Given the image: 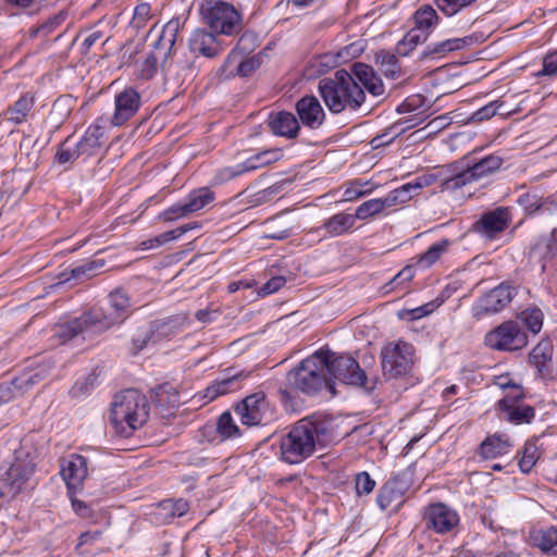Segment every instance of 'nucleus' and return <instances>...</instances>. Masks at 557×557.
Returning <instances> with one entry per match:
<instances>
[{"label":"nucleus","instance_id":"a878e982","mask_svg":"<svg viewBox=\"0 0 557 557\" xmlns=\"http://www.w3.org/2000/svg\"><path fill=\"white\" fill-rule=\"evenodd\" d=\"M189 510V504L183 498L164 499L160 502L153 511L154 521L160 524H169L175 518L185 516Z\"/></svg>","mask_w":557,"mask_h":557},{"label":"nucleus","instance_id":"09e8293b","mask_svg":"<svg viewBox=\"0 0 557 557\" xmlns=\"http://www.w3.org/2000/svg\"><path fill=\"white\" fill-rule=\"evenodd\" d=\"M426 41V35L417 29H410L396 45L398 55H408L416 47Z\"/></svg>","mask_w":557,"mask_h":557},{"label":"nucleus","instance_id":"338daca9","mask_svg":"<svg viewBox=\"0 0 557 557\" xmlns=\"http://www.w3.org/2000/svg\"><path fill=\"white\" fill-rule=\"evenodd\" d=\"M96 269H97V267H96L95 261L86 262V263L74 267L71 270L70 277L74 278V280L91 277L95 274Z\"/></svg>","mask_w":557,"mask_h":557},{"label":"nucleus","instance_id":"69168bd1","mask_svg":"<svg viewBox=\"0 0 557 557\" xmlns=\"http://www.w3.org/2000/svg\"><path fill=\"white\" fill-rule=\"evenodd\" d=\"M389 196L395 197V205L397 203H404L411 199L414 194V187L412 186V182H409L407 184H404L403 186L392 190L388 193Z\"/></svg>","mask_w":557,"mask_h":557},{"label":"nucleus","instance_id":"5fc2aeb1","mask_svg":"<svg viewBox=\"0 0 557 557\" xmlns=\"http://www.w3.org/2000/svg\"><path fill=\"white\" fill-rule=\"evenodd\" d=\"M357 77L362 82L364 88L375 97L382 96L385 91L384 84L381 77L375 75V72H354Z\"/></svg>","mask_w":557,"mask_h":557},{"label":"nucleus","instance_id":"2f4dec72","mask_svg":"<svg viewBox=\"0 0 557 557\" xmlns=\"http://www.w3.org/2000/svg\"><path fill=\"white\" fill-rule=\"evenodd\" d=\"M35 104V95L30 91L23 94L11 107H9L4 116L13 124H22L26 121L28 113Z\"/></svg>","mask_w":557,"mask_h":557},{"label":"nucleus","instance_id":"7c9ffc66","mask_svg":"<svg viewBox=\"0 0 557 557\" xmlns=\"http://www.w3.org/2000/svg\"><path fill=\"white\" fill-rule=\"evenodd\" d=\"M473 42V38L471 36H466L463 38H451L446 39L441 42H436L433 46H429L421 54L420 59H435L443 57L446 52L460 50L465 46L471 45Z\"/></svg>","mask_w":557,"mask_h":557},{"label":"nucleus","instance_id":"0e129e2a","mask_svg":"<svg viewBox=\"0 0 557 557\" xmlns=\"http://www.w3.org/2000/svg\"><path fill=\"white\" fill-rule=\"evenodd\" d=\"M498 108H499L498 102L492 101V102L487 103L486 106L480 108L475 112H473L470 117V121L482 122V121L488 120L497 114Z\"/></svg>","mask_w":557,"mask_h":557},{"label":"nucleus","instance_id":"412c9836","mask_svg":"<svg viewBox=\"0 0 557 557\" xmlns=\"http://www.w3.org/2000/svg\"><path fill=\"white\" fill-rule=\"evenodd\" d=\"M34 472V467L23 461H14L2 474L1 496H15Z\"/></svg>","mask_w":557,"mask_h":557},{"label":"nucleus","instance_id":"a19ab883","mask_svg":"<svg viewBox=\"0 0 557 557\" xmlns=\"http://www.w3.org/2000/svg\"><path fill=\"white\" fill-rule=\"evenodd\" d=\"M533 542L544 555L557 557V527L539 531Z\"/></svg>","mask_w":557,"mask_h":557},{"label":"nucleus","instance_id":"6ab92c4d","mask_svg":"<svg viewBox=\"0 0 557 557\" xmlns=\"http://www.w3.org/2000/svg\"><path fill=\"white\" fill-rule=\"evenodd\" d=\"M511 222V212L507 207H497L482 213L474 222L473 230L487 239H494L502 234Z\"/></svg>","mask_w":557,"mask_h":557},{"label":"nucleus","instance_id":"4be33fe9","mask_svg":"<svg viewBox=\"0 0 557 557\" xmlns=\"http://www.w3.org/2000/svg\"><path fill=\"white\" fill-rule=\"evenodd\" d=\"M249 375V371H236L234 368H227L219 379L206 388L203 397L207 398L208 401H212L221 395L236 391L239 388L240 383L248 379Z\"/></svg>","mask_w":557,"mask_h":557},{"label":"nucleus","instance_id":"2eb2a0df","mask_svg":"<svg viewBox=\"0 0 557 557\" xmlns=\"http://www.w3.org/2000/svg\"><path fill=\"white\" fill-rule=\"evenodd\" d=\"M95 467L88 456L71 454L61 460L60 474L64 480L70 494L83 486L84 481Z\"/></svg>","mask_w":557,"mask_h":557},{"label":"nucleus","instance_id":"f704fd0d","mask_svg":"<svg viewBox=\"0 0 557 557\" xmlns=\"http://www.w3.org/2000/svg\"><path fill=\"white\" fill-rule=\"evenodd\" d=\"M282 156L283 153L282 150L280 149H265L250 156L244 162H240L239 165L245 174L258 170L260 168L267 166L271 163H274L278 161L282 158Z\"/></svg>","mask_w":557,"mask_h":557},{"label":"nucleus","instance_id":"dca6fc26","mask_svg":"<svg viewBox=\"0 0 557 557\" xmlns=\"http://www.w3.org/2000/svg\"><path fill=\"white\" fill-rule=\"evenodd\" d=\"M413 476L414 468L411 466L391 476L381 486L376 496L380 509L386 510L393 502L400 499L411 487Z\"/></svg>","mask_w":557,"mask_h":557},{"label":"nucleus","instance_id":"20e7f679","mask_svg":"<svg viewBox=\"0 0 557 557\" xmlns=\"http://www.w3.org/2000/svg\"><path fill=\"white\" fill-rule=\"evenodd\" d=\"M148 400L135 388H128L116 394L111 406L110 420L122 436H131L140 428L148 417Z\"/></svg>","mask_w":557,"mask_h":557},{"label":"nucleus","instance_id":"864d4df0","mask_svg":"<svg viewBox=\"0 0 557 557\" xmlns=\"http://www.w3.org/2000/svg\"><path fill=\"white\" fill-rule=\"evenodd\" d=\"M66 13L61 11L50 17H48L44 23L38 25L37 27L30 30V36L36 37L42 35L44 37L52 34L66 18Z\"/></svg>","mask_w":557,"mask_h":557},{"label":"nucleus","instance_id":"4d7b16f0","mask_svg":"<svg viewBox=\"0 0 557 557\" xmlns=\"http://www.w3.org/2000/svg\"><path fill=\"white\" fill-rule=\"evenodd\" d=\"M524 399V392L520 385L512 384L510 388L506 391L505 396L499 399L496 404V409L506 408L509 406H515L522 404Z\"/></svg>","mask_w":557,"mask_h":557},{"label":"nucleus","instance_id":"0eeeda50","mask_svg":"<svg viewBox=\"0 0 557 557\" xmlns=\"http://www.w3.org/2000/svg\"><path fill=\"white\" fill-rule=\"evenodd\" d=\"M416 349L412 344L398 341L382 348L381 363L386 379H399L410 374L414 364Z\"/></svg>","mask_w":557,"mask_h":557},{"label":"nucleus","instance_id":"49530a36","mask_svg":"<svg viewBox=\"0 0 557 557\" xmlns=\"http://www.w3.org/2000/svg\"><path fill=\"white\" fill-rule=\"evenodd\" d=\"M150 327L156 343L170 339L177 333L178 324L175 319L168 318L163 320L151 321Z\"/></svg>","mask_w":557,"mask_h":557},{"label":"nucleus","instance_id":"8fccbe9b","mask_svg":"<svg viewBox=\"0 0 557 557\" xmlns=\"http://www.w3.org/2000/svg\"><path fill=\"white\" fill-rule=\"evenodd\" d=\"M98 376L96 373H89L88 375L78 379L72 388L70 389V395L75 399H84L88 395L91 394L95 386L97 385Z\"/></svg>","mask_w":557,"mask_h":557},{"label":"nucleus","instance_id":"473e14b6","mask_svg":"<svg viewBox=\"0 0 557 557\" xmlns=\"http://www.w3.org/2000/svg\"><path fill=\"white\" fill-rule=\"evenodd\" d=\"M395 206V197L387 194L383 198H373L362 202L355 212L356 220H368L382 213L386 208Z\"/></svg>","mask_w":557,"mask_h":557},{"label":"nucleus","instance_id":"58836bf2","mask_svg":"<svg viewBox=\"0 0 557 557\" xmlns=\"http://www.w3.org/2000/svg\"><path fill=\"white\" fill-rule=\"evenodd\" d=\"M413 21L414 27L412 29L425 34L428 38L433 28L438 24L440 17L431 5L424 4L413 13Z\"/></svg>","mask_w":557,"mask_h":557},{"label":"nucleus","instance_id":"680f3d73","mask_svg":"<svg viewBox=\"0 0 557 557\" xmlns=\"http://www.w3.org/2000/svg\"><path fill=\"white\" fill-rule=\"evenodd\" d=\"M243 174L244 172L242 171L239 163H237L235 165L225 166L218 170L212 178V182L214 185H222Z\"/></svg>","mask_w":557,"mask_h":557},{"label":"nucleus","instance_id":"9d476101","mask_svg":"<svg viewBox=\"0 0 557 557\" xmlns=\"http://www.w3.org/2000/svg\"><path fill=\"white\" fill-rule=\"evenodd\" d=\"M503 164V158L498 154H488L484 158L468 163L467 169L462 170L442 183L443 190H456L468 184L480 181L481 178L493 174Z\"/></svg>","mask_w":557,"mask_h":557},{"label":"nucleus","instance_id":"de8ad7c7","mask_svg":"<svg viewBox=\"0 0 557 557\" xmlns=\"http://www.w3.org/2000/svg\"><path fill=\"white\" fill-rule=\"evenodd\" d=\"M541 458V450L535 440L525 442L522 456L519 460V468L523 473H530L537 460Z\"/></svg>","mask_w":557,"mask_h":557},{"label":"nucleus","instance_id":"ea45409f","mask_svg":"<svg viewBox=\"0 0 557 557\" xmlns=\"http://www.w3.org/2000/svg\"><path fill=\"white\" fill-rule=\"evenodd\" d=\"M553 346L549 341H541L530 352L529 360L540 373L548 370L552 362Z\"/></svg>","mask_w":557,"mask_h":557},{"label":"nucleus","instance_id":"a211bd4d","mask_svg":"<svg viewBox=\"0 0 557 557\" xmlns=\"http://www.w3.org/2000/svg\"><path fill=\"white\" fill-rule=\"evenodd\" d=\"M101 333L102 332L98 330V325L90 310L77 318L58 324L54 329V336H57L61 343L70 342L78 336L86 338L87 336Z\"/></svg>","mask_w":557,"mask_h":557},{"label":"nucleus","instance_id":"6e6552de","mask_svg":"<svg viewBox=\"0 0 557 557\" xmlns=\"http://www.w3.org/2000/svg\"><path fill=\"white\" fill-rule=\"evenodd\" d=\"M233 409L242 424L248 428L264 426L275 419L273 407L262 391L246 396Z\"/></svg>","mask_w":557,"mask_h":557},{"label":"nucleus","instance_id":"c03bdc74","mask_svg":"<svg viewBox=\"0 0 557 557\" xmlns=\"http://www.w3.org/2000/svg\"><path fill=\"white\" fill-rule=\"evenodd\" d=\"M214 200V194L207 187L193 190L186 198L185 203L189 214L203 209Z\"/></svg>","mask_w":557,"mask_h":557},{"label":"nucleus","instance_id":"aec40b11","mask_svg":"<svg viewBox=\"0 0 557 557\" xmlns=\"http://www.w3.org/2000/svg\"><path fill=\"white\" fill-rule=\"evenodd\" d=\"M295 110L298 121L310 129H319L325 119V111L319 99L313 95H307L297 100Z\"/></svg>","mask_w":557,"mask_h":557},{"label":"nucleus","instance_id":"423d86ee","mask_svg":"<svg viewBox=\"0 0 557 557\" xmlns=\"http://www.w3.org/2000/svg\"><path fill=\"white\" fill-rule=\"evenodd\" d=\"M320 352L327 355L325 372L329 374L327 377L331 382L333 379L347 385L362 387L368 393L375 388L376 379L369 377L352 357L345 355L335 356L329 349H320Z\"/></svg>","mask_w":557,"mask_h":557},{"label":"nucleus","instance_id":"bb28decb","mask_svg":"<svg viewBox=\"0 0 557 557\" xmlns=\"http://www.w3.org/2000/svg\"><path fill=\"white\" fill-rule=\"evenodd\" d=\"M511 446L507 434L497 432L484 438L478 448V455L485 460L495 459L506 455Z\"/></svg>","mask_w":557,"mask_h":557},{"label":"nucleus","instance_id":"e433bc0d","mask_svg":"<svg viewBox=\"0 0 557 557\" xmlns=\"http://www.w3.org/2000/svg\"><path fill=\"white\" fill-rule=\"evenodd\" d=\"M356 223V216L350 213H336L327 219L321 228H323L329 236L336 237L350 231Z\"/></svg>","mask_w":557,"mask_h":557},{"label":"nucleus","instance_id":"5701e85b","mask_svg":"<svg viewBox=\"0 0 557 557\" xmlns=\"http://www.w3.org/2000/svg\"><path fill=\"white\" fill-rule=\"evenodd\" d=\"M140 107V95L132 87H127L115 96V110L111 123L114 126L123 125L133 117Z\"/></svg>","mask_w":557,"mask_h":557},{"label":"nucleus","instance_id":"e2e57ef3","mask_svg":"<svg viewBox=\"0 0 557 557\" xmlns=\"http://www.w3.org/2000/svg\"><path fill=\"white\" fill-rule=\"evenodd\" d=\"M189 215V212L187 211L186 203H175L168 209H165L161 214L160 218L164 221L172 222L181 218H185Z\"/></svg>","mask_w":557,"mask_h":557},{"label":"nucleus","instance_id":"ddd939ff","mask_svg":"<svg viewBox=\"0 0 557 557\" xmlns=\"http://www.w3.org/2000/svg\"><path fill=\"white\" fill-rule=\"evenodd\" d=\"M422 521L428 531L438 535L456 533L460 518L458 512L445 503H432L423 509Z\"/></svg>","mask_w":557,"mask_h":557},{"label":"nucleus","instance_id":"4468645a","mask_svg":"<svg viewBox=\"0 0 557 557\" xmlns=\"http://www.w3.org/2000/svg\"><path fill=\"white\" fill-rule=\"evenodd\" d=\"M362 49L357 44L345 46L336 52H326L314 57L308 70H334L349 64V70H373L370 65L354 61Z\"/></svg>","mask_w":557,"mask_h":557},{"label":"nucleus","instance_id":"72a5a7b5","mask_svg":"<svg viewBox=\"0 0 557 557\" xmlns=\"http://www.w3.org/2000/svg\"><path fill=\"white\" fill-rule=\"evenodd\" d=\"M503 419L511 424H530L535 418L534 407L524 403L498 409Z\"/></svg>","mask_w":557,"mask_h":557},{"label":"nucleus","instance_id":"f8f14e48","mask_svg":"<svg viewBox=\"0 0 557 557\" xmlns=\"http://www.w3.org/2000/svg\"><path fill=\"white\" fill-rule=\"evenodd\" d=\"M131 300L127 294L117 288L109 294L108 307L92 308L90 311L98 330L102 333L123 322L129 314Z\"/></svg>","mask_w":557,"mask_h":557},{"label":"nucleus","instance_id":"c9c22d12","mask_svg":"<svg viewBox=\"0 0 557 557\" xmlns=\"http://www.w3.org/2000/svg\"><path fill=\"white\" fill-rule=\"evenodd\" d=\"M154 17L151 4L148 2L138 3L133 11L132 20L127 25V30L132 36H137L140 32L145 30L149 22Z\"/></svg>","mask_w":557,"mask_h":557},{"label":"nucleus","instance_id":"b1692460","mask_svg":"<svg viewBox=\"0 0 557 557\" xmlns=\"http://www.w3.org/2000/svg\"><path fill=\"white\" fill-rule=\"evenodd\" d=\"M216 35L212 30H206L198 28L193 32L188 40L189 50L196 55H202L205 58H215L223 51V48Z\"/></svg>","mask_w":557,"mask_h":557},{"label":"nucleus","instance_id":"1a4fd4ad","mask_svg":"<svg viewBox=\"0 0 557 557\" xmlns=\"http://www.w3.org/2000/svg\"><path fill=\"white\" fill-rule=\"evenodd\" d=\"M180 30L181 23L178 18H172L162 26L157 40L152 45V50L146 59V70H158L172 65L170 60L175 51L174 47Z\"/></svg>","mask_w":557,"mask_h":557},{"label":"nucleus","instance_id":"f257e3e1","mask_svg":"<svg viewBox=\"0 0 557 557\" xmlns=\"http://www.w3.org/2000/svg\"><path fill=\"white\" fill-rule=\"evenodd\" d=\"M327 429L313 417L299 420L280 438L278 459L289 466L300 465L323 446Z\"/></svg>","mask_w":557,"mask_h":557},{"label":"nucleus","instance_id":"6e6d98bb","mask_svg":"<svg viewBox=\"0 0 557 557\" xmlns=\"http://www.w3.org/2000/svg\"><path fill=\"white\" fill-rule=\"evenodd\" d=\"M404 134L401 124L393 123L391 126L385 128L382 134L376 135L370 141L373 149H377L392 144L397 137Z\"/></svg>","mask_w":557,"mask_h":557},{"label":"nucleus","instance_id":"603ef678","mask_svg":"<svg viewBox=\"0 0 557 557\" xmlns=\"http://www.w3.org/2000/svg\"><path fill=\"white\" fill-rule=\"evenodd\" d=\"M150 344H157L150 327V324L140 326L136 330L132 337V349L134 354L140 352Z\"/></svg>","mask_w":557,"mask_h":557},{"label":"nucleus","instance_id":"13d9d810","mask_svg":"<svg viewBox=\"0 0 557 557\" xmlns=\"http://www.w3.org/2000/svg\"><path fill=\"white\" fill-rule=\"evenodd\" d=\"M517 202L529 214H534L543 206L542 197L537 196L536 194L530 193L520 195L517 199Z\"/></svg>","mask_w":557,"mask_h":557},{"label":"nucleus","instance_id":"9b49d317","mask_svg":"<svg viewBox=\"0 0 557 557\" xmlns=\"http://www.w3.org/2000/svg\"><path fill=\"white\" fill-rule=\"evenodd\" d=\"M484 343L494 350L513 351L528 345V336L518 321L510 320L487 332Z\"/></svg>","mask_w":557,"mask_h":557},{"label":"nucleus","instance_id":"f3484780","mask_svg":"<svg viewBox=\"0 0 557 557\" xmlns=\"http://www.w3.org/2000/svg\"><path fill=\"white\" fill-rule=\"evenodd\" d=\"M516 289L511 285L499 284L484 294L472 307L473 317L494 314L502 311L515 297Z\"/></svg>","mask_w":557,"mask_h":557},{"label":"nucleus","instance_id":"79ce46f5","mask_svg":"<svg viewBox=\"0 0 557 557\" xmlns=\"http://www.w3.org/2000/svg\"><path fill=\"white\" fill-rule=\"evenodd\" d=\"M72 139L73 137L69 136L64 141H62L54 156L55 162L59 165L64 166L65 170H69L73 163L82 157L77 144L73 143Z\"/></svg>","mask_w":557,"mask_h":557},{"label":"nucleus","instance_id":"f03ea898","mask_svg":"<svg viewBox=\"0 0 557 557\" xmlns=\"http://www.w3.org/2000/svg\"><path fill=\"white\" fill-rule=\"evenodd\" d=\"M327 355L315 351L312 356L304 359L299 366L286 374L278 393L283 400H292L295 394L301 392L307 395H314L323 387L333 391V385L325 372Z\"/></svg>","mask_w":557,"mask_h":557},{"label":"nucleus","instance_id":"c756f323","mask_svg":"<svg viewBox=\"0 0 557 557\" xmlns=\"http://www.w3.org/2000/svg\"><path fill=\"white\" fill-rule=\"evenodd\" d=\"M473 42V38L471 36H466L463 38H451L446 39L441 42H436L433 46H429L421 54L420 59H435L443 57L446 52L460 50L465 46L471 45Z\"/></svg>","mask_w":557,"mask_h":557},{"label":"nucleus","instance_id":"052dcab7","mask_svg":"<svg viewBox=\"0 0 557 557\" xmlns=\"http://www.w3.org/2000/svg\"><path fill=\"white\" fill-rule=\"evenodd\" d=\"M376 482L367 471L356 474L355 488L358 496L369 495L375 487Z\"/></svg>","mask_w":557,"mask_h":557},{"label":"nucleus","instance_id":"bf43d9fd","mask_svg":"<svg viewBox=\"0 0 557 557\" xmlns=\"http://www.w3.org/2000/svg\"><path fill=\"white\" fill-rule=\"evenodd\" d=\"M475 0H435L437 8L447 16H453Z\"/></svg>","mask_w":557,"mask_h":557},{"label":"nucleus","instance_id":"7ed1b4c3","mask_svg":"<svg viewBox=\"0 0 557 557\" xmlns=\"http://www.w3.org/2000/svg\"><path fill=\"white\" fill-rule=\"evenodd\" d=\"M318 92L331 113L356 112L366 101L364 89L349 72H335L334 77H324L318 84Z\"/></svg>","mask_w":557,"mask_h":557},{"label":"nucleus","instance_id":"cd10ccee","mask_svg":"<svg viewBox=\"0 0 557 557\" xmlns=\"http://www.w3.org/2000/svg\"><path fill=\"white\" fill-rule=\"evenodd\" d=\"M269 126L273 134L286 138L297 137L300 131L298 119L293 113L286 111H281L271 116Z\"/></svg>","mask_w":557,"mask_h":557},{"label":"nucleus","instance_id":"4c0bfd02","mask_svg":"<svg viewBox=\"0 0 557 557\" xmlns=\"http://www.w3.org/2000/svg\"><path fill=\"white\" fill-rule=\"evenodd\" d=\"M451 244L453 242L447 238L432 244L425 252L416 258V265L421 270L430 268L448 251Z\"/></svg>","mask_w":557,"mask_h":557},{"label":"nucleus","instance_id":"774afa93","mask_svg":"<svg viewBox=\"0 0 557 557\" xmlns=\"http://www.w3.org/2000/svg\"><path fill=\"white\" fill-rule=\"evenodd\" d=\"M416 263L403 268L389 282L392 288L409 282L416 274Z\"/></svg>","mask_w":557,"mask_h":557},{"label":"nucleus","instance_id":"c85d7f7f","mask_svg":"<svg viewBox=\"0 0 557 557\" xmlns=\"http://www.w3.org/2000/svg\"><path fill=\"white\" fill-rule=\"evenodd\" d=\"M457 74L448 75L447 72H428L424 76L425 85L435 90L436 97L453 94L461 87L456 83Z\"/></svg>","mask_w":557,"mask_h":557},{"label":"nucleus","instance_id":"37998d69","mask_svg":"<svg viewBox=\"0 0 557 557\" xmlns=\"http://www.w3.org/2000/svg\"><path fill=\"white\" fill-rule=\"evenodd\" d=\"M268 57L265 49L259 51L258 53L244 58L243 52L239 50L237 46L232 52L228 54L227 62H237L236 70H258L263 65L264 59Z\"/></svg>","mask_w":557,"mask_h":557},{"label":"nucleus","instance_id":"3c124183","mask_svg":"<svg viewBox=\"0 0 557 557\" xmlns=\"http://www.w3.org/2000/svg\"><path fill=\"white\" fill-rule=\"evenodd\" d=\"M216 431L222 438H236L242 435V431L235 423L231 412H223L216 423Z\"/></svg>","mask_w":557,"mask_h":557},{"label":"nucleus","instance_id":"39448f33","mask_svg":"<svg viewBox=\"0 0 557 557\" xmlns=\"http://www.w3.org/2000/svg\"><path fill=\"white\" fill-rule=\"evenodd\" d=\"M203 23L218 35L234 36L243 29L242 13L222 0H206L200 7Z\"/></svg>","mask_w":557,"mask_h":557},{"label":"nucleus","instance_id":"393cba45","mask_svg":"<svg viewBox=\"0 0 557 557\" xmlns=\"http://www.w3.org/2000/svg\"><path fill=\"white\" fill-rule=\"evenodd\" d=\"M103 137L104 128L98 123L91 124L76 141L81 156L84 159L102 156Z\"/></svg>","mask_w":557,"mask_h":557},{"label":"nucleus","instance_id":"a18cd8bd","mask_svg":"<svg viewBox=\"0 0 557 557\" xmlns=\"http://www.w3.org/2000/svg\"><path fill=\"white\" fill-rule=\"evenodd\" d=\"M517 319L527 327L532 334L541 332L543 326L544 314L537 307H529L522 310Z\"/></svg>","mask_w":557,"mask_h":557}]
</instances>
